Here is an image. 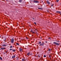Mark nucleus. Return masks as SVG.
<instances>
[{
	"mask_svg": "<svg viewBox=\"0 0 61 61\" xmlns=\"http://www.w3.org/2000/svg\"><path fill=\"white\" fill-rule=\"evenodd\" d=\"M0 59L1 60H2V58L1 57H0Z\"/></svg>",
	"mask_w": 61,
	"mask_h": 61,
	"instance_id": "nucleus-14",
	"label": "nucleus"
},
{
	"mask_svg": "<svg viewBox=\"0 0 61 61\" xmlns=\"http://www.w3.org/2000/svg\"><path fill=\"white\" fill-rule=\"evenodd\" d=\"M16 45H19V44H18V43H16Z\"/></svg>",
	"mask_w": 61,
	"mask_h": 61,
	"instance_id": "nucleus-21",
	"label": "nucleus"
},
{
	"mask_svg": "<svg viewBox=\"0 0 61 61\" xmlns=\"http://www.w3.org/2000/svg\"><path fill=\"white\" fill-rule=\"evenodd\" d=\"M34 24H35V25H36V22H34Z\"/></svg>",
	"mask_w": 61,
	"mask_h": 61,
	"instance_id": "nucleus-26",
	"label": "nucleus"
},
{
	"mask_svg": "<svg viewBox=\"0 0 61 61\" xmlns=\"http://www.w3.org/2000/svg\"><path fill=\"white\" fill-rule=\"evenodd\" d=\"M15 57V55H14L13 56H12V58H14Z\"/></svg>",
	"mask_w": 61,
	"mask_h": 61,
	"instance_id": "nucleus-6",
	"label": "nucleus"
},
{
	"mask_svg": "<svg viewBox=\"0 0 61 61\" xmlns=\"http://www.w3.org/2000/svg\"><path fill=\"white\" fill-rule=\"evenodd\" d=\"M53 44H55V45H59V44H58L56 42H54Z\"/></svg>",
	"mask_w": 61,
	"mask_h": 61,
	"instance_id": "nucleus-2",
	"label": "nucleus"
},
{
	"mask_svg": "<svg viewBox=\"0 0 61 61\" xmlns=\"http://www.w3.org/2000/svg\"><path fill=\"white\" fill-rule=\"evenodd\" d=\"M22 61H25V60L24 59H22Z\"/></svg>",
	"mask_w": 61,
	"mask_h": 61,
	"instance_id": "nucleus-10",
	"label": "nucleus"
},
{
	"mask_svg": "<svg viewBox=\"0 0 61 61\" xmlns=\"http://www.w3.org/2000/svg\"><path fill=\"white\" fill-rule=\"evenodd\" d=\"M1 49H2V50H5V49H6V48L5 47H4V48H1Z\"/></svg>",
	"mask_w": 61,
	"mask_h": 61,
	"instance_id": "nucleus-4",
	"label": "nucleus"
},
{
	"mask_svg": "<svg viewBox=\"0 0 61 61\" xmlns=\"http://www.w3.org/2000/svg\"><path fill=\"white\" fill-rule=\"evenodd\" d=\"M49 57H51V56L50 55L49 56Z\"/></svg>",
	"mask_w": 61,
	"mask_h": 61,
	"instance_id": "nucleus-25",
	"label": "nucleus"
},
{
	"mask_svg": "<svg viewBox=\"0 0 61 61\" xmlns=\"http://www.w3.org/2000/svg\"><path fill=\"white\" fill-rule=\"evenodd\" d=\"M4 54H5V53H4Z\"/></svg>",
	"mask_w": 61,
	"mask_h": 61,
	"instance_id": "nucleus-36",
	"label": "nucleus"
},
{
	"mask_svg": "<svg viewBox=\"0 0 61 61\" xmlns=\"http://www.w3.org/2000/svg\"><path fill=\"white\" fill-rule=\"evenodd\" d=\"M35 30H36V29H35Z\"/></svg>",
	"mask_w": 61,
	"mask_h": 61,
	"instance_id": "nucleus-34",
	"label": "nucleus"
},
{
	"mask_svg": "<svg viewBox=\"0 0 61 61\" xmlns=\"http://www.w3.org/2000/svg\"><path fill=\"white\" fill-rule=\"evenodd\" d=\"M51 6H53V4H52L51 5Z\"/></svg>",
	"mask_w": 61,
	"mask_h": 61,
	"instance_id": "nucleus-22",
	"label": "nucleus"
},
{
	"mask_svg": "<svg viewBox=\"0 0 61 61\" xmlns=\"http://www.w3.org/2000/svg\"><path fill=\"white\" fill-rule=\"evenodd\" d=\"M49 39H50V38H49Z\"/></svg>",
	"mask_w": 61,
	"mask_h": 61,
	"instance_id": "nucleus-30",
	"label": "nucleus"
},
{
	"mask_svg": "<svg viewBox=\"0 0 61 61\" xmlns=\"http://www.w3.org/2000/svg\"><path fill=\"white\" fill-rule=\"evenodd\" d=\"M49 51H50V49H49Z\"/></svg>",
	"mask_w": 61,
	"mask_h": 61,
	"instance_id": "nucleus-27",
	"label": "nucleus"
},
{
	"mask_svg": "<svg viewBox=\"0 0 61 61\" xmlns=\"http://www.w3.org/2000/svg\"><path fill=\"white\" fill-rule=\"evenodd\" d=\"M46 56L45 55H44V57H46Z\"/></svg>",
	"mask_w": 61,
	"mask_h": 61,
	"instance_id": "nucleus-17",
	"label": "nucleus"
},
{
	"mask_svg": "<svg viewBox=\"0 0 61 61\" xmlns=\"http://www.w3.org/2000/svg\"><path fill=\"white\" fill-rule=\"evenodd\" d=\"M22 50H23L22 49H21V48H20V52H22Z\"/></svg>",
	"mask_w": 61,
	"mask_h": 61,
	"instance_id": "nucleus-7",
	"label": "nucleus"
},
{
	"mask_svg": "<svg viewBox=\"0 0 61 61\" xmlns=\"http://www.w3.org/2000/svg\"><path fill=\"white\" fill-rule=\"evenodd\" d=\"M47 12H49V11H47Z\"/></svg>",
	"mask_w": 61,
	"mask_h": 61,
	"instance_id": "nucleus-31",
	"label": "nucleus"
},
{
	"mask_svg": "<svg viewBox=\"0 0 61 61\" xmlns=\"http://www.w3.org/2000/svg\"><path fill=\"white\" fill-rule=\"evenodd\" d=\"M33 20H34L35 19H34V18H33Z\"/></svg>",
	"mask_w": 61,
	"mask_h": 61,
	"instance_id": "nucleus-29",
	"label": "nucleus"
},
{
	"mask_svg": "<svg viewBox=\"0 0 61 61\" xmlns=\"http://www.w3.org/2000/svg\"><path fill=\"white\" fill-rule=\"evenodd\" d=\"M2 46H4V47H5V46H6V45H2Z\"/></svg>",
	"mask_w": 61,
	"mask_h": 61,
	"instance_id": "nucleus-11",
	"label": "nucleus"
},
{
	"mask_svg": "<svg viewBox=\"0 0 61 61\" xmlns=\"http://www.w3.org/2000/svg\"><path fill=\"white\" fill-rule=\"evenodd\" d=\"M39 43L40 44L41 43V41H40V42H39Z\"/></svg>",
	"mask_w": 61,
	"mask_h": 61,
	"instance_id": "nucleus-19",
	"label": "nucleus"
},
{
	"mask_svg": "<svg viewBox=\"0 0 61 61\" xmlns=\"http://www.w3.org/2000/svg\"><path fill=\"white\" fill-rule=\"evenodd\" d=\"M2 49H1V48L0 49V50H2Z\"/></svg>",
	"mask_w": 61,
	"mask_h": 61,
	"instance_id": "nucleus-24",
	"label": "nucleus"
},
{
	"mask_svg": "<svg viewBox=\"0 0 61 61\" xmlns=\"http://www.w3.org/2000/svg\"><path fill=\"white\" fill-rule=\"evenodd\" d=\"M47 3L48 4H50V2H49L48 1H47Z\"/></svg>",
	"mask_w": 61,
	"mask_h": 61,
	"instance_id": "nucleus-9",
	"label": "nucleus"
},
{
	"mask_svg": "<svg viewBox=\"0 0 61 61\" xmlns=\"http://www.w3.org/2000/svg\"><path fill=\"white\" fill-rule=\"evenodd\" d=\"M26 38H27V39H28V38H27V37H26Z\"/></svg>",
	"mask_w": 61,
	"mask_h": 61,
	"instance_id": "nucleus-32",
	"label": "nucleus"
},
{
	"mask_svg": "<svg viewBox=\"0 0 61 61\" xmlns=\"http://www.w3.org/2000/svg\"><path fill=\"white\" fill-rule=\"evenodd\" d=\"M22 1V0H19V2H20V3H21Z\"/></svg>",
	"mask_w": 61,
	"mask_h": 61,
	"instance_id": "nucleus-12",
	"label": "nucleus"
},
{
	"mask_svg": "<svg viewBox=\"0 0 61 61\" xmlns=\"http://www.w3.org/2000/svg\"><path fill=\"white\" fill-rule=\"evenodd\" d=\"M12 50V49H10V50Z\"/></svg>",
	"mask_w": 61,
	"mask_h": 61,
	"instance_id": "nucleus-23",
	"label": "nucleus"
},
{
	"mask_svg": "<svg viewBox=\"0 0 61 61\" xmlns=\"http://www.w3.org/2000/svg\"><path fill=\"white\" fill-rule=\"evenodd\" d=\"M13 47V46H10V48H12Z\"/></svg>",
	"mask_w": 61,
	"mask_h": 61,
	"instance_id": "nucleus-13",
	"label": "nucleus"
},
{
	"mask_svg": "<svg viewBox=\"0 0 61 61\" xmlns=\"http://www.w3.org/2000/svg\"><path fill=\"white\" fill-rule=\"evenodd\" d=\"M6 53H7V52H6Z\"/></svg>",
	"mask_w": 61,
	"mask_h": 61,
	"instance_id": "nucleus-33",
	"label": "nucleus"
},
{
	"mask_svg": "<svg viewBox=\"0 0 61 61\" xmlns=\"http://www.w3.org/2000/svg\"><path fill=\"white\" fill-rule=\"evenodd\" d=\"M35 3H38V1H35V0H34L33 1Z\"/></svg>",
	"mask_w": 61,
	"mask_h": 61,
	"instance_id": "nucleus-5",
	"label": "nucleus"
},
{
	"mask_svg": "<svg viewBox=\"0 0 61 61\" xmlns=\"http://www.w3.org/2000/svg\"><path fill=\"white\" fill-rule=\"evenodd\" d=\"M14 39H13L12 38L11 40V42L12 44H13V43H14Z\"/></svg>",
	"mask_w": 61,
	"mask_h": 61,
	"instance_id": "nucleus-1",
	"label": "nucleus"
},
{
	"mask_svg": "<svg viewBox=\"0 0 61 61\" xmlns=\"http://www.w3.org/2000/svg\"><path fill=\"white\" fill-rule=\"evenodd\" d=\"M30 54V52H29L27 54V55H29V54Z\"/></svg>",
	"mask_w": 61,
	"mask_h": 61,
	"instance_id": "nucleus-18",
	"label": "nucleus"
},
{
	"mask_svg": "<svg viewBox=\"0 0 61 61\" xmlns=\"http://www.w3.org/2000/svg\"><path fill=\"white\" fill-rule=\"evenodd\" d=\"M31 32H32V33H33L34 34V33H35V32L33 31V30H31Z\"/></svg>",
	"mask_w": 61,
	"mask_h": 61,
	"instance_id": "nucleus-8",
	"label": "nucleus"
},
{
	"mask_svg": "<svg viewBox=\"0 0 61 61\" xmlns=\"http://www.w3.org/2000/svg\"><path fill=\"white\" fill-rule=\"evenodd\" d=\"M56 13H61V12H60L59 11H56Z\"/></svg>",
	"mask_w": 61,
	"mask_h": 61,
	"instance_id": "nucleus-16",
	"label": "nucleus"
},
{
	"mask_svg": "<svg viewBox=\"0 0 61 61\" xmlns=\"http://www.w3.org/2000/svg\"><path fill=\"white\" fill-rule=\"evenodd\" d=\"M58 1H59V0H56L57 2H58Z\"/></svg>",
	"mask_w": 61,
	"mask_h": 61,
	"instance_id": "nucleus-20",
	"label": "nucleus"
},
{
	"mask_svg": "<svg viewBox=\"0 0 61 61\" xmlns=\"http://www.w3.org/2000/svg\"><path fill=\"white\" fill-rule=\"evenodd\" d=\"M12 50V51H13V52H15V50Z\"/></svg>",
	"mask_w": 61,
	"mask_h": 61,
	"instance_id": "nucleus-15",
	"label": "nucleus"
},
{
	"mask_svg": "<svg viewBox=\"0 0 61 61\" xmlns=\"http://www.w3.org/2000/svg\"><path fill=\"white\" fill-rule=\"evenodd\" d=\"M44 44H45V43H43L42 44H40L39 45V46H44Z\"/></svg>",
	"mask_w": 61,
	"mask_h": 61,
	"instance_id": "nucleus-3",
	"label": "nucleus"
},
{
	"mask_svg": "<svg viewBox=\"0 0 61 61\" xmlns=\"http://www.w3.org/2000/svg\"><path fill=\"white\" fill-rule=\"evenodd\" d=\"M60 15H61V14H60Z\"/></svg>",
	"mask_w": 61,
	"mask_h": 61,
	"instance_id": "nucleus-35",
	"label": "nucleus"
},
{
	"mask_svg": "<svg viewBox=\"0 0 61 61\" xmlns=\"http://www.w3.org/2000/svg\"><path fill=\"white\" fill-rule=\"evenodd\" d=\"M38 8V9H41V8Z\"/></svg>",
	"mask_w": 61,
	"mask_h": 61,
	"instance_id": "nucleus-28",
	"label": "nucleus"
}]
</instances>
